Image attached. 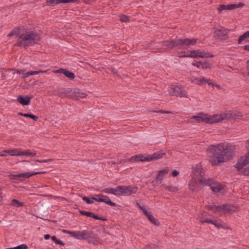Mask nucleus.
<instances>
[{"mask_svg":"<svg viewBox=\"0 0 249 249\" xmlns=\"http://www.w3.org/2000/svg\"><path fill=\"white\" fill-rule=\"evenodd\" d=\"M18 101L22 105H28L30 103V98L27 96H20L18 97Z\"/></svg>","mask_w":249,"mask_h":249,"instance_id":"393cba45","label":"nucleus"},{"mask_svg":"<svg viewBox=\"0 0 249 249\" xmlns=\"http://www.w3.org/2000/svg\"><path fill=\"white\" fill-rule=\"evenodd\" d=\"M116 196H129L135 194L137 188L133 186H118L116 187Z\"/></svg>","mask_w":249,"mask_h":249,"instance_id":"6e6552de","label":"nucleus"},{"mask_svg":"<svg viewBox=\"0 0 249 249\" xmlns=\"http://www.w3.org/2000/svg\"><path fill=\"white\" fill-rule=\"evenodd\" d=\"M51 236L50 234H46L44 235V238L46 240H48L50 238Z\"/></svg>","mask_w":249,"mask_h":249,"instance_id":"a18cd8bd","label":"nucleus"},{"mask_svg":"<svg viewBox=\"0 0 249 249\" xmlns=\"http://www.w3.org/2000/svg\"><path fill=\"white\" fill-rule=\"evenodd\" d=\"M70 96H71L73 98L78 99L80 98H83L85 97L86 96V94L81 92L79 89H75L73 91L71 94L70 95Z\"/></svg>","mask_w":249,"mask_h":249,"instance_id":"5701e85b","label":"nucleus"},{"mask_svg":"<svg viewBox=\"0 0 249 249\" xmlns=\"http://www.w3.org/2000/svg\"><path fill=\"white\" fill-rule=\"evenodd\" d=\"M242 116L240 112H228L222 114H216L211 116L207 114L199 113L196 116H194L191 119H194L198 123L205 122L206 123H215L223 120H228L231 118L237 119Z\"/></svg>","mask_w":249,"mask_h":249,"instance_id":"7ed1b4c3","label":"nucleus"},{"mask_svg":"<svg viewBox=\"0 0 249 249\" xmlns=\"http://www.w3.org/2000/svg\"><path fill=\"white\" fill-rule=\"evenodd\" d=\"M168 172L169 170L167 169H164L160 171L157 177L156 182H153L154 185L156 186L160 184L163 177L168 173Z\"/></svg>","mask_w":249,"mask_h":249,"instance_id":"6ab92c4d","label":"nucleus"},{"mask_svg":"<svg viewBox=\"0 0 249 249\" xmlns=\"http://www.w3.org/2000/svg\"><path fill=\"white\" fill-rule=\"evenodd\" d=\"M116 187L115 188H106L102 190V192L105 193H108V194H113L115 196H116Z\"/></svg>","mask_w":249,"mask_h":249,"instance_id":"cd10ccee","label":"nucleus"},{"mask_svg":"<svg viewBox=\"0 0 249 249\" xmlns=\"http://www.w3.org/2000/svg\"><path fill=\"white\" fill-rule=\"evenodd\" d=\"M70 1H47V4L51 6H53L54 4H58L62 2L67 3Z\"/></svg>","mask_w":249,"mask_h":249,"instance_id":"2f4dec72","label":"nucleus"},{"mask_svg":"<svg viewBox=\"0 0 249 249\" xmlns=\"http://www.w3.org/2000/svg\"><path fill=\"white\" fill-rule=\"evenodd\" d=\"M20 149H14L11 150H7L5 151V153H8L9 155L11 156H20Z\"/></svg>","mask_w":249,"mask_h":249,"instance_id":"b1692460","label":"nucleus"},{"mask_svg":"<svg viewBox=\"0 0 249 249\" xmlns=\"http://www.w3.org/2000/svg\"><path fill=\"white\" fill-rule=\"evenodd\" d=\"M8 153H5V151L2 152V153L0 155V156H6Z\"/></svg>","mask_w":249,"mask_h":249,"instance_id":"49530a36","label":"nucleus"},{"mask_svg":"<svg viewBox=\"0 0 249 249\" xmlns=\"http://www.w3.org/2000/svg\"><path fill=\"white\" fill-rule=\"evenodd\" d=\"M128 17L125 15H122L120 18V20L123 22H126L128 20Z\"/></svg>","mask_w":249,"mask_h":249,"instance_id":"4c0bfd02","label":"nucleus"},{"mask_svg":"<svg viewBox=\"0 0 249 249\" xmlns=\"http://www.w3.org/2000/svg\"><path fill=\"white\" fill-rule=\"evenodd\" d=\"M244 4L242 2H239L238 4H230L228 5H221L218 8V10L219 12L227 9V10H231V9H234L238 8H240L243 6Z\"/></svg>","mask_w":249,"mask_h":249,"instance_id":"a211bd4d","label":"nucleus"},{"mask_svg":"<svg viewBox=\"0 0 249 249\" xmlns=\"http://www.w3.org/2000/svg\"><path fill=\"white\" fill-rule=\"evenodd\" d=\"M247 38H249V31L246 32L243 35L240 36L238 40V43L241 44L243 41Z\"/></svg>","mask_w":249,"mask_h":249,"instance_id":"bb28decb","label":"nucleus"},{"mask_svg":"<svg viewBox=\"0 0 249 249\" xmlns=\"http://www.w3.org/2000/svg\"><path fill=\"white\" fill-rule=\"evenodd\" d=\"M101 195H95L93 197H92L93 201H94V200H95L97 202H101V199L102 198Z\"/></svg>","mask_w":249,"mask_h":249,"instance_id":"c9c22d12","label":"nucleus"},{"mask_svg":"<svg viewBox=\"0 0 249 249\" xmlns=\"http://www.w3.org/2000/svg\"><path fill=\"white\" fill-rule=\"evenodd\" d=\"M165 189L170 192H175L178 190L176 187L165 186Z\"/></svg>","mask_w":249,"mask_h":249,"instance_id":"e433bc0d","label":"nucleus"},{"mask_svg":"<svg viewBox=\"0 0 249 249\" xmlns=\"http://www.w3.org/2000/svg\"><path fill=\"white\" fill-rule=\"evenodd\" d=\"M82 199L85 201L87 204H92L93 203V201L92 198L91 199H89L86 196H83L82 197Z\"/></svg>","mask_w":249,"mask_h":249,"instance_id":"72a5a7b5","label":"nucleus"},{"mask_svg":"<svg viewBox=\"0 0 249 249\" xmlns=\"http://www.w3.org/2000/svg\"><path fill=\"white\" fill-rule=\"evenodd\" d=\"M20 154H21V156H27L32 157L35 156L36 155V153L35 152H31L28 150L23 151L21 150H20Z\"/></svg>","mask_w":249,"mask_h":249,"instance_id":"c756f323","label":"nucleus"},{"mask_svg":"<svg viewBox=\"0 0 249 249\" xmlns=\"http://www.w3.org/2000/svg\"><path fill=\"white\" fill-rule=\"evenodd\" d=\"M179 174V172L177 171V170H174V171L172 172V175L173 176V177H176L177 176H178Z\"/></svg>","mask_w":249,"mask_h":249,"instance_id":"79ce46f5","label":"nucleus"},{"mask_svg":"<svg viewBox=\"0 0 249 249\" xmlns=\"http://www.w3.org/2000/svg\"><path fill=\"white\" fill-rule=\"evenodd\" d=\"M244 48L246 50L249 51V45L244 46Z\"/></svg>","mask_w":249,"mask_h":249,"instance_id":"de8ad7c7","label":"nucleus"},{"mask_svg":"<svg viewBox=\"0 0 249 249\" xmlns=\"http://www.w3.org/2000/svg\"><path fill=\"white\" fill-rule=\"evenodd\" d=\"M154 112H162V113H170L171 112H169V111H167V112H163V111H162L161 110H160V111H157V110H155L154 111Z\"/></svg>","mask_w":249,"mask_h":249,"instance_id":"8fccbe9b","label":"nucleus"},{"mask_svg":"<svg viewBox=\"0 0 249 249\" xmlns=\"http://www.w3.org/2000/svg\"><path fill=\"white\" fill-rule=\"evenodd\" d=\"M92 217H93L94 218H95L96 219H101V218L100 217H99L97 215H95L94 214V216H92Z\"/></svg>","mask_w":249,"mask_h":249,"instance_id":"09e8293b","label":"nucleus"},{"mask_svg":"<svg viewBox=\"0 0 249 249\" xmlns=\"http://www.w3.org/2000/svg\"><path fill=\"white\" fill-rule=\"evenodd\" d=\"M55 243H56L57 244H59V245H64V243L61 241L58 240V239H57V240L56 241V242Z\"/></svg>","mask_w":249,"mask_h":249,"instance_id":"c03bdc74","label":"nucleus"},{"mask_svg":"<svg viewBox=\"0 0 249 249\" xmlns=\"http://www.w3.org/2000/svg\"><path fill=\"white\" fill-rule=\"evenodd\" d=\"M165 154V153L162 152H158L155 153L152 155H145L146 157V161H150L152 160H157L161 159L163 156Z\"/></svg>","mask_w":249,"mask_h":249,"instance_id":"aec40b11","label":"nucleus"},{"mask_svg":"<svg viewBox=\"0 0 249 249\" xmlns=\"http://www.w3.org/2000/svg\"><path fill=\"white\" fill-rule=\"evenodd\" d=\"M19 115H21V116H24L25 117L30 118L35 121L37 120V117L36 116L34 115L33 114H27V113H19Z\"/></svg>","mask_w":249,"mask_h":249,"instance_id":"7c9ffc66","label":"nucleus"},{"mask_svg":"<svg viewBox=\"0 0 249 249\" xmlns=\"http://www.w3.org/2000/svg\"><path fill=\"white\" fill-rule=\"evenodd\" d=\"M246 147L248 148V153L244 156L241 157L236 164V167L238 170H241L249 164V140L247 142Z\"/></svg>","mask_w":249,"mask_h":249,"instance_id":"f8f14e48","label":"nucleus"},{"mask_svg":"<svg viewBox=\"0 0 249 249\" xmlns=\"http://www.w3.org/2000/svg\"><path fill=\"white\" fill-rule=\"evenodd\" d=\"M193 174L194 176L193 177L199 179L200 183H209V186L214 193H219L221 195L225 193V189L224 187L218 182L211 179H206L203 177V172L201 165H197L193 168Z\"/></svg>","mask_w":249,"mask_h":249,"instance_id":"20e7f679","label":"nucleus"},{"mask_svg":"<svg viewBox=\"0 0 249 249\" xmlns=\"http://www.w3.org/2000/svg\"><path fill=\"white\" fill-rule=\"evenodd\" d=\"M207 213L204 212L199 215V218L202 223H208L213 224L217 228L226 229L227 227L225 225L224 223L220 220L213 221L206 218Z\"/></svg>","mask_w":249,"mask_h":249,"instance_id":"1a4fd4ad","label":"nucleus"},{"mask_svg":"<svg viewBox=\"0 0 249 249\" xmlns=\"http://www.w3.org/2000/svg\"><path fill=\"white\" fill-rule=\"evenodd\" d=\"M137 206L142 211L146 216L148 220L153 224L157 225L158 224V220L155 218L150 213L147 212L145 208L142 207L139 203H137Z\"/></svg>","mask_w":249,"mask_h":249,"instance_id":"dca6fc26","label":"nucleus"},{"mask_svg":"<svg viewBox=\"0 0 249 249\" xmlns=\"http://www.w3.org/2000/svg\"><path fill=\"white\" fill-rule=\"evenodd\" d=\"M130 161L131 162H134V161H146V157L145 155H136L135 156L132 157L130 159L128 160H125L123 161L124 162H126V161Z\"/></svg>","mask_w":249,"mask_h":249,"instance_id":"4be33fe9","label":"nucleus"},{"mask_svg":"<svg viewBox=\"0 0 249 249\" xmlns=\"http://www.w3.org/2000/svg\"><path fill=\"white\" fill-rule=\"evenodd\" d=\"M69 89H65V92H67Z\"/></svg>","mask_w":249,"mask_h":249,"instance_id":"6e6d98bb","label":"nucleus"},{"mask_svg":"<svg viewBox=\"0 0 249 249\" xmlns=\"http://www.w3.org/2000/svg\"><path fill=\"white\" fill-rule=\"evenodd\" d=\"M232 147L227 144L212 145L207 151L209 160L213 165H219L232 157Z\"/></svg>","mask_w":249,"mask_h":249,"instance_id":"f257e3e1","label":"nucleus"},{"mask_svg":"<svg viewBox=\"0 0 249 249\" xmlns=\"http://www.w3.org/2000/svg\"><path fill=\"white\" fill-rule=\"evenodd\" d=\"M208 209L214 213H231L235 211L236 208L233 205L224 204L220 206L215 205H208Z\"/></svg>","mask_w":249,"mask_h":249,"instance_id":"0eeeda50","label":"nucleus"},{"mask_svg":"<svg viewBox=\"0 0 249 249\" xmlns=\"http://www.w3.org/2000/svg\"><path fill=\"white\" fill-rule=\"evenodd\" d=\"M50 160H48V161H50ZM47 160H44L41 161L40 162H47Z\"/></svg>","mask_w":249,"mask_h":249,"instance_id":"5fc2aeb1","label":"nucleus"},{"mask_svg":"<svg viewBox=\"0 0 249 249\" xmlns=\"http://www.w3.org/2000/svg\"><path fill=\"white\" fill-rule=\"evenodd\" d=\"M1 190H2V188H1V187L0 186V200L1 199V198H2V195H2V193H1Z\"/></svg>","mask_w":249,"mask_h":249,"instance_id":"603ef678","label":"nucleus"},{"mask_svg":"<svg viewBox=\"0 0 249 249\" xmlns=\"http://www.w3.org/2000/svg\"><path fill=\"white\" fill-rule=\"evenodd\" d=\"M196 39H178L176 40H173L171 41H165L166 46H168L169 48H172L174 47H178L180 49H185L191 46L196 44Z\"/></svg>","mask_w":249,"mask_h":249,"instance_id":"39448f33","label":"nucleus"},{"mask_svg":"<svg viewBox=\"0 0 249 249\" xmlns=\"http://www.w3.org/2000/svg\"><path fill=\"white\" fill-rule=\"evenodd\" d=\"M52 239L53 241L55 242L57 239L56 238V237L55 236H53L52 237Z\"/></svg>","mask_w":249,"mask_h":249,"instance_id":"3c124183","label":"nucleus"},{"mask_svg":"<svg viewBox=\"0 0 249 249\" xmlns=\"http://www.w3.org/2000/svg\"><path fill=\"white\" fill-rule=\"evenodd\" d=\"M244 174H249V168L247 170H246L245 172H244Z\"/></svg>","mask_w":249,"mask_h":249,"instance_id":"864d4df0","label":"nucleus"},{"mask_svg":"<svg viewBox=\"0 0 249 249\" xmlns=\"http://www.w3.org/2000/svg\"><path fill=\"white\" fill-rule=\"evenodd\" d=\"M192 65L198 68H201V62H196L192 63Z\"/></svg>","mask_w":249,"mask_h":249,"instance_id":"58836bf2","label":"nucleus"},{"mask_svg":"<svg viewBox=\"0 0 249 249\" xmlns=\"http://www.w3.org/2000/svg\"><path fill=\"white\" fill-rule=\"evenodd\" d=\"M17 73H18L19 74H21V73L23 74L24 77H27L30 75H32V73H31V71H29L27 72H24V71L23 70L17 71Z\"/></svg>","mask_w":249,"mask_h":249,"instance_id":"473e14b6","label":"nucleus"},{"mask_svg":"<svg viewBox=\"0 0 249 249\" xmlns=\"http://www.w3.org/2000/svg\"><path fill=\"white\" fill-rule=\"evenodd\" d=\"M199 184H208L209 183H200L199 179H198L196 178L193 177L191 181L190 182L189 185V188L193 191H197L199 190Z\"/></svg>","mask_w":249,"mask_h":249,"instance_id":"f3484780","label":"nucleus"},{"mask_svg":"<svg viewBox=\"0 0 249 249\" xmlns=\"http://www.w3.org/2000/svg\"><path fill=\"white\" fill-rule=\"evenodd\" d=\"M31 73H32V75L37 74L39 73H43L46 72V71H30Z\"/></svg>","mask_w":249,"mask_h":249,"instance_id":"a19ab883","label":"nucleus"},{"mask_svg":"<svg viewBox=\"0 0 249 249\" xmlns=\"http://www.w3.org/2000/svg\"><path fill=\"white\" fill-rule=\"evenodd\" d=\"M14 35L18 36L16 45L20 46L32 45L40 39L38 34L24 29H14L8 36H11Z\"/></svg>","mask_w":249,"mask_h":249,"instance_id":"f03ea898","label":"nucleus"},{"mask_svg":"<svg viewBox=\"0 0 249 249\" xmlns=\"http://www.w3.org/2000/svg\"><path fill=\"white\" fill-rule=\"evenodd\" d=\"M102 198L101 199V202H104L106 204L109 205L111 206H115L116 205L115 203L111 201L109 198L107 196H105L103 195H101Z\"/></svg>","mask_w":249,"mask_h":249,"instance_id":"a878e982","label":"nucleus"},{"mask_svg":"<svg viewBox=\"0 0 249 249\" xmlns=\"http://www.w3.org/2000/svg\"><path fill=\"white\" fill-rule=\"evenodd\" d=\"M193 82L199 85H202L206 83L208 84L209 85H212L213 87H216L217 89H220V86L216 84L213 83L210 79H207L203 77L202 78H195L193 80Z\"/></svg>","mask_w":249,"mask_h":249,"instance_id":"2eb2a0df","label":"nucleus"},{"mask_svg":"<svg viewBox=\"0 0 249 249\" xmlns=\"http://www.w3.org/2000/svg\"><path fill=\"white\" fill-rule=\"evenodd\" d=\"M168 94L179 97H187V92L181 86H171L168 89Z\"/></svg>","mask_w":249,"mask_h":249,"instance_id":"9d476101","label":"nucleus"},{"mask_svg":"<svg viewBox=\"0 0 249 249\" xmlns=\"http://www.w3.org/2000/svg\"><path fill=\"white\" fill-rule=\"evenodd\" d=\"M55 73H61L64 74L66 77L68 78L73 79L74 78L75 76L73 73L66 70L64 69H60L59 70H57L54 71Z\"/></svg>","mask_w":249,"mask_h":249,"instance_id":"412c9836","label":"nucleus"},{"mask_svg":"<svg viewBox=\"0 0 249 249\" xmlns=\"http://www.w3.org/2000/svg\"><path fill=\"white\" fill-rule=\"evenodd\" d=\"M201 68L202 69H207L210 67L209 64L207 63L201 62Z\"/></svg>","mask_w":249,"mask_h":249,"instance_id":"ea45409f","label":"nucleus"},{"mask_svg":"<svg viewBox=\"0 0 249 249\" xmlns=\"http://www.w3.org/2000/svg\"><path fill=\"white\" fill-rule=\"evenodd\" d=\"M39 172L36 173H20L18 175H10V178L12 179H16V180H19L20 181H23L24 179L28 178L31 177L33 175H36L37 174H39Z\"/></svg>","mask_w":249,"mask_h":249,"instance_id":"4468645a","label":"nucleus"},{"mask_svg":"<svg viewBox=\"0 0 249 249\" xmlns=\"http://www.w3.org/2000/svg\"><path fill=\"white\" fill-rule=\"evenodd\" d=\"M11 205L14 207H20L24 206V203L21 202H19L18 200L14 199L11 202Z\"/></svg>","mask_w":249,"mask_h":249,"instance_id":"c85d7f7f","label":"nucleus"},{"mask_svg":"<svg viewBox=\"0 0 249 249\" xmlns=\"http://www.w3.org/2000/svg\"><path fill=\"white\" fill-rule=\"evenodd\" d=\"M211 56L209 55V53L205 51H202L201 50H193L189 52L185 53L184 54L179 56V57H192V58H203L208 57Z\"/></svg>","mask_w":249,"mask_h":249,"instance_id":"9b49d317","label":"nucleus"},{"mask_svg":"<svg viewBox=\"0 0 249 249\" xmlns=\"http://www.w3.org/2000/svg\"><path fill=\"white\" fill-rule=\"evenodd\" d=\"M213 36L217 39L225 40L228 38V31L223 27L215 29L213 32Z\"/></svg>","mask_w":249,"mask_h":249,"instance_id":"ddd939ff","label":"nucleus"},{"mask_svg":"<svg viewBox=\"0 0 249 249\" xmlns=\"http://www.w3.org/2000/svg\"><path fill=\"white\" fill-rule=\"evenodd\" d=\"M19 249H26L27 246L25 244H22L19 246Z\"/></svg>","mask_w":249,"mask_h":249,"instance_id":"37998d69","label":"nucleus"},{"mask_svg":"<svg viewBox=\"0 0 249 249\" xmlns=\"http://www.w3.org/2000/svg\"><path fill=\"white\" fill-rule=\"evenodd\" d=\"M81 213L83 215H86L89 217H92L94 216V213L91 212L83 211L81 212Z\"/></svg>","mask_w":249,"mask_h":249,"instance_id":"f704fd0d","label":"nucleus"},{"mask_svg":"<svg viewBox=\"0 0 249 249\" xmlns=\"http://www.w3.org/2000/svg\"><path fill=\"white\" fill-rule=\"evenodd\" d=\"M63 232L65 233L70 234L73 238L78 240H87L89 242L95 243L91 238L94 236L92 234L89 232L87 231H71L66 230H63Z\"/></svg>","mask_w":249,"mask_h":249,"instance_id":"423d86ee","label":"nucleus"}]
</instances>
